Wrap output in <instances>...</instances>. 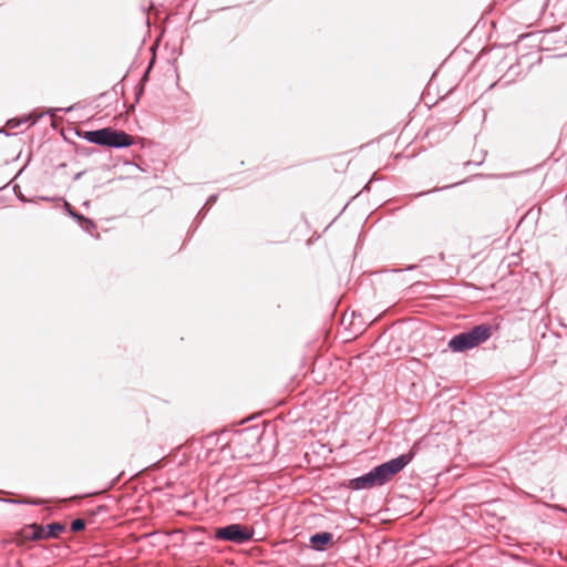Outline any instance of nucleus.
<instances>
[{"label":"nucleus","instance_id":"nucleus-15","mask_svg":"<svg viewBox=\"0 0 567 567\" xmlns=\"http://www.w3.org/2000/svg\"><path fill=\"white\" fill-rule=\"evenodd\" d=\"M144 92V86L143 85H140L138 87H136V91H135V99L136 101L140 100V97L142 96Z\"/></svg>","mask_w":567,"mask_h":567},{"label":"nucleus","instance_id":"nucleus-3","mask_svg":"<svg viewBox=\"0 0 567 567\" xmlns=\"http://www.w3.org/2000/svg\"><path fill=\"white\" fill-rule=\"evenodd\" d=\"M491 336L492 327L489 324H477L467 331L455 334L449 341V347L454 352H464L485 342Z\"/></svg>","mask_w":567,"mask_h":567},{"label":"nucleus","instance_id":"nucleus-18","mask_svg":"<svg viewBox=\"0 0 567 567\" xmlns=\"http://www.w3.org/2000/svg\"><path fill=\"white\" fill-rule=\"evenodd\" d=\"M0 134L10 135L4 128H0Z\"/></svg>","mask_w":567,"mask_h":567},{"label":"nucleus","instance_id":"nucleus-4","mask_svg":"<svg viewBox=\"0 0 567 567\" xmlns=\"http://www.w3.org/2000/svg\"><path fill=\"white\" fill-rule=\"evenodd\" d=\"M255 532L251 527L235 523L216 528L214 539L241 545L250 542Z\"/></svg>","mask_w":567,"mask_h":567},{"label":"nucleus","instance_id":"nucleus-8","mask_svg":"<svg viewBox=\"0 0 567 567\" xmlns=\"http://www.w3.org/2000/svg\"><path fill=\"white\" fill-rule=\"evenodd\" d=\"M65 207H66V210L69 213V215L76 219L78 221H83L84 224H87L90 225L91 227H94V221L83 215H81L80 213L75 212L71 205L69 203H65Z\"/></svg>","mask_w":567,"mask_h":567},{"label":"nucleus","instance_id":"nucleus-14","mask_svg":"<svg viewBox=\"0 0 567 567\" xmlns=\"http://www.w3.org/2000/svg\"><path fill=\"white\" fill-rule=\"evenodd\" d=\"M152 64L153 62L150 63L147 70L145 71V73L143 74L142 79H141V84L140 85H143L144 86V83L148 80V73H150V69L152 68Z\"/></svg>","mask_w":567,"mask_h":567},{"label":"nucleus","instance_id":"nucleus-11","mask_svg":"<svg viewBox=\"0 0 567 567\" xmlns=\"http://www.w3.org/2000/svg\"><path fill=\"white\" fill-rule=\"evenodd\" d=\"M217 198H218V195L217 194H213L210 195L207 200H206V204L204 205V207L202 208V210L198 213V216L203 213L204 209H209L216 202H217Z\"/></svg>","mask_w":567,"mask_h":567},{"label":"nucleus","instance_id":"nucleus-17","mask_svg":"<svg viewBox=\"0 0 567 567\" xmlns=\"http://www.w3.org/2000/svg\"><path fill=\"white\" fill-rule=\"evenodd\" d=\"M83 174H84V172H79V173H76V174H75V176H74V179H75V181H76V179H80V178L82 177V175H83Z\"/></svg>","mask_w":567,"mask_h":567},{"label":"nucleus","instance_id":"nucleus-7","mask_svg":"<svg viewBox=\"0 0 567 567\" xmlns=\"http://www.w3.org/2000/svg\"><path fill=\"white\" fill-rule=\"evenodd\" d=\"M43 114H40L38 116H32V115H28V116H24L20 120H17V118H11L7 122V125L10 127V128H16L18 126H20V124L22 123H27L29 121H31V124H35L39 118L42 116Z\"/></svg>","mask_w":567,"mask_h":567},{"label":"nucleus","instance_id":"nucleus-19","mask_svg":"<svg viewBox=\"0 0 567 567\" xmlns=\"http://www.w3.org/2000/svg\"><path fill=\"white\" fill-rule=\"evenodd\" d=\"M460 184H461V183H454V184H452L451 186H445V187H443L442 189H445V188H449V187H453V186H457V185H460Z\"/></svg>","mask_w":567,"mask_h":567},{"label":"nucleus","instance_id":"nucleus-12","mask_svg":"<svg viewBox=\"0 0 567 567\" xmlns=\"http://www.w3.org/2000/svg\"><path fill=\"white\" fill-rule=\"evenodd\" d=\"M72 110H73V106H70V107H66V109H50V110H48L45 112V114H49V115L53 116L55 114V112H58V111H63V112L68 113V112L72 111Z\"/></svg>","mask_w":567,"mask_h":567},{"label":"nucleus","instance_id":"nucleus-2","mask_svg":"<svg viewBox=\"0 0 567 567\" xmlns=\"http://www.w3.org/2000/svg\"><path fill=\"white\" fill-rule=\"evenodd\" d=\"M81 136L92 144L112 148H126L134 144L132 135L113 127L86 131Z\"/></svg>","mask_w":567,"mask_h":567},{"label":"nucleus","instance_id":"nucleus-6","mask_svg":"<svg viewBox=\"0 0 567 567\" xmlns=\"http://www.w3.org/2000/svg\"><path fill=\"white\" fill-rule=\"evenodd\" d=\"M310 547L316 551H323L333 543V535L330 532H319L309 538Z\"/></svg>","mask_w":567,"mask_h":567},{"label":"nucleus","instance_id":"nucleus-5","mask_svg":"<svg viewBox=\"0 0 567 567\" xmlns=\"http://www.w3.org/2000/svg\"><path fill=\"white\" fill-rule=\"evenodd\" d=\"M30 527L32 528V534L29 536L31 540L58 538L59 535L65 529L63 524L56 522L48 524L47 526L33 524Z\"/></svg>","mask_w":567,"mask_h":567},{"label":"nucleus","instance_id":"nucleus-13","mask_svg":"<svg viewBox=\"0 0 567 567\" xmlns=\"http://www.w3.org/2000/svg\"><path fill=\"white\" fill-rule=\"evenodd\" d=\"M249 433H250L249 429H244V430L237 432L235 434V437L233 439V442H235L236 440H239L241 436L247 435Z\"/></svg>","mask_w":567,"mask_h":567},{"label":"nucleus","instance_id":"nucleus-9","mask_svg":"<svg viewBox=\"0 0 567 567\" xmlns=\"http://www.w3.org/2000/svg\"><path fill=\"white\" fill-rule=\"evenodd\" d=\"M0 501L10 504H28V505H42L43 499H14V498H0Z\"/></svg>","mask_w":567,"mask_h":567},{"label":"nucleus","instance_id":"nucleus-21","mask_svg":"<svg viewBox=\"0 0 567 567\" xmlns=\"http://www.w3.org/2000/svg\"><path fill=\"white\" fill-rule=\"evenodd\" d=\"M565 421H566V423H567V416L565 417Z\"/></svg>","mask_w":567,"mask_h":567},{"label":"nucleus","instance_id":"nucleus-1","mask_svg":"<svg viewBox=\"0 0 567 567\" xmlns=\"http://www.w3.org/2000/svg\"><path fill=\"white\" fill-rule=\"evenodd\" d=\"M413 457L414 452L409 451L408 453L379 464L363 475L351 478L348 483V487L352 491H361L383 486L409 465Z\"/></svg>","mask_w":567,"mask_h":567},{"label":"nucleus","instance_id":"nucleus-20","mask_svg":"<svg viewBox=\"0 0 567 567\" xmlns=\"http://www.w3.org/2000/svg\"><path fill=\"white\" fill-rule=\"evenodd\" d=\"M19 199H20L21 202H27V199H25V198H24V196H22V195H21V196H19Z\"/></svg>","mask_w":567,"mask_h":567},{"label":"nucleus","instance_id":"nucleus-10","mask_svg":"<svg viewBox=\"0 0 567 567\" xmlns=\"http://www.w3.org/2000/svg\"><path fill=\"white\" fill-rule=\"evenodd\" d=\"M86 523L82 518H76L71 522V530L74 533L81 532L85 528Z\"/></svg>","mask_w":567,"mask_h":567},{"label":"nucleus","instance_id":"nucleus-16","mask_svg":"<svg viewBox=\"0 0 567 567\" xmlns=\"http://www.w3.org/2000/svg\"><path fill=\"white\" fill-rule=\"evenodd\" d=\"M79 223H80L81 227H82L85 231H87V233H92V230H93V229H95V226H94V227H91L90 225L84 224L83 221H79Z\"/></svg>","mask_w":567,"mask_h":567}]
</instances>
